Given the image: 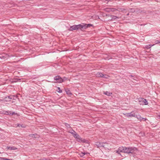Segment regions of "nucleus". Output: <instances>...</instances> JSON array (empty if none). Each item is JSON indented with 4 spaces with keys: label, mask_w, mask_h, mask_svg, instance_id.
I'll return each instance as SVG.
<instances>
[{
    "label": "nucleus",
    "mask_w": 160,
    "mask_h": 160,
    "mask_svg": "<svg viewBox=\"0 0 160 160\" xmlns=\"http://www.w3.org/2000/svg\"><path fill=\"white\" fill-rule=\"evenodd\" d=\"M138 151L137 148L135 147H124V153H135V152Z\"/></svg>",
    "instance_id": "obj_1"
},
{
    "label": "nucleus",
    "mask_w": 160,
    "mask_h": 160,
    "mask_svg": "<svg viewBox=\"0 0 160 160\" xmlns=\"http://www.w3.org/2000/svg\"><path fill=\"white\" fill-rule=\"evenodd\" d=\"M69 132L71 133L73 136L77 139V140L79 142H85V139H82L81 138L77 132H76L74 130H72L71 132L69 131Z\"/></svg>",
    "instance_id": "obj_2"
},
{
    "label": "nucleus",
    "mask_w": 160,
    "mask_h": 160,
    "mask_svg": "<svg viewBox=\"0 0 160 160\" xmlns=\"http://www.w3.org/2000/svg\"><path fill=\"white\" fill-rule=\"evenodd\" d=\"M96 145L97 146L98 148H99L103 147L105 148H107L109 144L106 142H96Z\"/></svg>",
    "instance_id": "obj_3"
},
{
    "label": "nucleus",
    "mask_w": 160,
    "mask_h": 160,
    "mask_svg": "<svg viewBox=\"0 0 160 160\" xmlns=\"http://www.w3.org/2000/svg\"><path fill=\"white\" fill-rule=\"evenodd\" d=\"M81 24L74 25L70 27L69 30L70 31H72L73 30H78L79 29H80L81 30Z\"/></svg>",
    "instance_id": "obj_4"
},
{
    "label": "nucleus",
    "mask_w": 160,
    "mask_h": 160,
    "mask_svg": "<svg viewBox=\"0 0 160 160\" xmlns=\"http://www.w3.org/2000/svg\"><path fill=\"white\" fill-rule=\"evenodd\" d=\"M4 114L7 115L12 116L16 115L17 116H19V114L18 113H15L14 112L11 111H4Z\"/></svg>",
    "instance_id": "obj_5"
},
{
    "label": "nucleus",
    "mask_w": 160,
    "mask_h": 160,
    "mask_svg": "<svg viewBox=\"0 0 160 160\" xmlns=\"http://www.w3.org/2000/svg\"><path fill=\"white\" fill-rule=\"evenodd\" d=\"M54 80L56 81L54 82L55 83H62V78L59 76H56L54 77Z\"/></svg>",
    "instance_id": "obj_6"
},
{
    "label": "nucleus",
    "mask_w": 160,
    "mask_h": 160,
    "mask_svg": "<svg viewBox=\"0 0 160 160\" xmlns=\"http://www.w3.org/2000/svg\"><path fill=\"white\" fill-rule=\"evenodd\" d=\"M124 114L126 117H136L137 115L135 114V113L133 111L132 112L130 113H126Z\"/></svg>",
    "instance_id": "obj_7"
},
{
    "label": "nucleus",
    "mask_w": 160,
    "mask_h": 160,
    "mask_svg": "<svg viewBox=\"0 0 160 160\" xmlns=\"http://www.w3.org/2000/svg\"><path fill=\"white\" fill-rule=\"evenodd\" d=\"M82 25L81 30L83 31L86 29L88 27H90L92 26V25L90 24H82Z\"/></svg>",
    "instance_id": "obj_8"
},
{
    "label": "nucleus",
    "mask_w": 160,
    "mask_h": 160,
    "mask_svg": "<svg viewBox=\"0 0 160 160\" xmlns=\"http://www.w3.org/2000/svg\"><path fill=\"white\" fill-rule=\"evenodd\" d=\"M138 119V120L140 121H146L147 120V118H144L142 117L140 115H138L136 117Z\"/></svg>",
    "instance_id": "obj_9"
},
{
    "label": "nucleus",
    "mask_w": 160,
    "mask_h": 160,
    "mask_svg": "<svg viewBox=\"0 0 160 160\" xmlns=\"http://www.w3.org/2000/svg\"><path fill=\"white\" fill-rule=\"evenodd\" d=\"M139 102H142L145 105H147L148 104V102L146 99L143 98H141L139 100Z\"/></svg>",
    "instance_id": "obj_10"
},
{
    "label": "nucleus",
    "mask_w": 160,
    "mask_h": 160,
    "mask_svg": "<svg viewBox=\"0 0 160 160\" xmlns=\"http://www.w3.org/2000/svg\"><path fill=\"white\" fill-rule=\"evenodd\" d=\"M105 11L106 12H110V11H115L116 9L112 8H106L105 9Z\"/></svg>",
    "instance_id": "obj_11"
},
{
    "label": "nucleus",
    "mask_w": 160,
    "mask_h": 160,
    "mask_svg": "<svg viewBox=\"0 0 160 160\" xmlns=\"http://www.w3.org/2000/svg\"><path fill=\"white\" fill-rule=\"evenodd\" d=\"M7 148L8 149L10 150H16L17 149V148L15 147L12 146H7Z\"/></svg>",
    "instance_id": "obj_12"
},
{
    "label": "nucleus",
    "mask_w": 160,
    "mask_h": 160,
    "mask_svg": "<svg viewBox=\"0 0 160 160\" xmlns=\"http://www.w3.org/2000/svg\"><path fill=\"white\" fill-rule=\"evenodd\" d=\"M124 147H120L118 148V150L120 152H124Z\"/></svg>",
    "instance_id": "obj_13"
},
{
    "label": "nucleus",
    "mask_w": 160,
    "mask_h": 160,
    "mask_svg": "<svg viewBox=\"0 0 160 160\" xmlns=\"http://www.w3.org/2000/svg\"><path fill=\"white\" fill-rule=\"evenodd\" d=\"M96 76L98 77H100L102 78L103 76V74L101 72H98L96 74Z\"/></svg>",
    "instance_id": "obj_14"
},
{
    "label": "nucleus",
    "mask_w": 160,
    "mask_h": 160,
    "mask_svg": "<svg viewBox=\"0 0 160 160\" xmlns=\"http://www.w3.org/2000/svg\"><path fill=\"white\" fill-rule=\"evenodd\" d=\"M104 94L107 95L108 96H110L112 94V93L108 91H106L104 92Z\"/></svg>",
    "instance_id": "obj_15"
},
{
    "label": "nucleus",
    "mask_w": 160,
    "mask_h": 160,
    "mask_svg": "<svg viewBox=\"0 0 160 160\" xmlns=\"http://www.w3.org/2000/svg\"><path fill=\"white\" fill-rule=\"evenodd\" d=\"M111 19L110 20H115L117 18H119L117 16H111Z\"/></svg>",
    "instance_id": "obj_16"
},
{
    "label": "nucleus",
    "mask_w": 160,
    "mask_h": 160,
    "mask_svg": "<svg viewBox=\"0 0 160 160\" xmlns=\"http://www.w3.org/2000/svg\"><path fill=\"white\" fill-rule=\"evenodd\" d=\"M6 57L4 54L3 55H0V58L1 59H4L6 58Z\"/></svg>",
    "instance_id": "obj_17"
},
{
    "label": "nucleus",
    "mask_w": 160,
    "mask_h": 160,
    "mask_svg": "<svg viewBox=\"0 0 160 160\" xmlns=\"http://www.w3.org/2000/svg\"><path fill=\"white\" fill-rule=\"evenodd\" d=\"M17 127H18L19 128L21 127L22 128H25V126L24 125H23L22 124H18L17 125Z\"/></svg>",
    "instance_id": "obj_18"
},
{
    "label": "nucleus",
    "mask_w": 160,
    "mask_h": 160,
    "mask_svg": "<svg viewBox=\"0 0 160 160\" xmlns=\"http://www.w3.org/2000/svg\"><path fill=\"white\" fill-rule=\"evenodd\" d=\"M109 77V76L108 75L106 74H103V77H102V78H108Z\"/></svg>",
    "instance_id": "obj_19"
},
{
    "label": "nucleus",
    "mask_w": 160,
    "mask_h": 160,
    "mask_svg": "<svg viewBox=\"0 0 160 160\" xmlns=\"http://www.w3.org/2000/svg\"><path fill=\"white\" fill-rule=\"evenodd\" d=\"M65 126L68 128H71L70 125L67 123H65L64 124Z\"/></svg>",
    "instance_id": "obj_20"
},
{
    "label": "nucleus",
    "mask_w": 160,
    "mask_h": 160,
    "mask_svg": "<svg viewBox=\"0 0 160 160\" xmlns=\"http://www.w3.org/2000/svg\"><path fill=\"white\" fill-rule=\"evenodd\" d=\"M35 135H36V134H30L29 135V136L31 137V138H34V136Z\"/></svg>",
    "instance_id": "obj_21"
},
{
    "label": "nucleus",
    "mask_w": 160,
    "mask_h": 160,
    "mask_svg": "<svg viewBox=\"0 0 160 160\" xmlns=\"http://www.w3.org/2000/svg\"><path fill=\"white\" fill-rule=\"evenodd\" d=\"M62 82L66 81L67 80V78L66 77H64L63 78H62Z\"/></svg>",
    "instance_id": "obj_22"
},
{
    "label": "nucleus",
    "mask_w": 160,
    "mask_h": 160,
    "mask_svg": "<svg viewBox=\"0 0 160 160\" xmlns=\"http://www.w3.org/2000/svg\"><path fill=\"white\" fill-rule=\"evenodd\" d=\"M154 44L151 45H147V47H146L147 49H149L151 48V47L153 46Z\"/></svg>",
    "instance_id": "obj_23"
},
{
    "label": "nucleus",
    "mask_w": 160,
    "mask_h": 160,
    "mask_svg": "<svg viewBox=\"0 0 160 160\" xmlns=\"http://www.w3.org/2000/svg\"><path fill=\"white\" fill-rule=\"evenodd\" d=\"M119 11H121V12H124V11L125 10V9L123 8H119Z\"/></svg>",
    "instance_id": "obj_24"
},
{
    "label": "nucleus",
    "mask_w": 160,
    "mask_h": 160,
    "mask_svg": "<svg viewBox=\"0 0 160 160\" xmlns=\"http://www.w3.org/2000/svg\"><path fill=\"white\" fill-rule=\"evenodd\" d=\"M68 95H71L72 94L71 92L69 90H68L67 91H66Z\"/></svg>",
    "instance_id": "obj_25"
},
{
    "label": "nucleus",
    "mask_w": 160,
    "mask_h": 160,
    "mask_svg": "<svg viewBox=\"0 0 160 160\" xmlns=\"http://www.w3.org/2000/svg\"><path fill=\"white\" fill-rule=\"evenodd\" d=\"M34 134H36V135H35L34 137V138H38L39 137V136L36 133Z\"/></svg>",
    "instance_id": "obj_26"
},
{
    "label": "nucleus",
    "mask_w": 160,
    "mask_h": 160,
    "mask_svg": "<svg viewBox=\"0 0 160 160\" xmlns=\"http://www.w3.org/2000/svg\"><path fill=\"white\" fill-rule=\"evenodd\" d=\"M14 97V96H8V98L10 99H12Z\"/></svg>",
    "instance_id": "obj_27"
},
{
    "label": "nucleus",
    "mask_w": 160,
    "mask_h": 160,
    "mask_svg": "<svg viewBox=\"0 0 160 160\" xmlns=\"http://www.w3.org/2000/svg\"><path fill=\"white\" fill-rule=\"evenodd\" d=\"M58 92L59 93L62 92V90L60 88L58 87Z\"/></svg>",
    "instance_id": "obj_28"
},
{
    "label": "nucleus",
    "mask_w": 160,
    "mask_h": 160,
    "mask_svg": "<svg viewBox=\"0 0 160 160\" xmlns=\"http://www.w3.org/2000/svg\"><path fill=\"white\" fill-rule=\"evenodd\" d=\"M120 152L118 150L116 151V153H117L118 154H119L120 155H121V154Z\"/></svg>",
    "instance_id": "obj_29"
},
{
    "label": "nucleus",
    "mask_w": 160,
    "mask_h": 160,
    "mask_svg": "<svg viewBox=\"0 0 160 160\" xmlns=\"http://www.w3.org/2000/svg\"><path fill=\"white\" fill-rule=\"evenodd\" d=\"M82 156H83L87 154V152H82Z\"/></svg>",
    "instance_id": "obj_30"
},
{
    "label": "nucleus",
    "mask_w": 160,
    "mask_h": 160,
    "mask_svg": "<svg viewBox=\"0 0 160 160\" xmlns=\"http://www.w3.org/2000/svg\"><path fill=\"white\" fill-rule=\"evenodd\" d=\"M157 118L158 119H160V114L157 116Z\"/></svg>",
    "instance_id": "obj_31"
},
{
    "label": "nucleus",
    "mask_w": 160,
    "mask_h": 160,
    "mask_svg": "<svg viewBox=\"0 0 160 160\" xmlns=\"http://www.w3.org/2000/svg\"><path fill=\"white\" fill-rule=\"evenodd\" d=\"M158 43H160V40H158V42H156L155 44H157Z\"/></svg>",
    "instance_id": "obj_32"
},
{
    "label": "nucleus",
    "mask_w": 160,
    "mask_h": 160,
    "mask_svg": "<svg viewBox=\"0 0 160 160\" xmlns=\"http://www.w3.org/2000/svg\"><path fill=\"white\" fill-rule=\"evenodd\" d=\"M0 160H4V158L2 157H0Z\"/></svg>",
    "instance_id": "obj_33"
},
{
    "label": "nucleus",
    "mask_w": 160,
    "mask_h": 160,
    "mask_svg": "<svg viewBox=\"0 0 160 160\" xmlns=\"http://www.w3.org/2000/svg\"><path fill=\"white\" fill-rule=\"evenodd\" d=\"M4 160H12V159H10L8 158H4Z\"/></svg>",
    "instance_id": "obj_34"
},
{
    "label": "nucleus",
    "mask_w": 160,
    "mask_h": 160,
    "mask_svg": "<svg viewBox=\"0 0 160 160\" xmlns=\"http://www.w3.org/2000/svg\"><path fill=\"white\" fill-rule=\"evenodd\" d=\"M129 77H132L133 76H132V75H130V76H129Z\"/></svg>",
    "instance_id": "obj_35"
},
{
    "label": "nucleus",
    "mask_w": 160,
    "mask_h": 160,
    "mask_svg": "<svg viewBox=\"0 0 160 160\" xmlns=\"http://www.w3.org/2000/svg\"><path fill=\"white\" fill-rule=\"evenodd\" d=\"M156 42H158V40L156 41Z\"/></svg>",
    "instance_id": "obj_36"
},
{
    "label": "nucleus",
    "mask_w": 160,
    "mask_h": 160,
    "mask_svg": "<svg viewBox=\"0 0 160 160\" xmlns=\"http://www.w3.org/2000/svg\"><path fill=\"white\" fill-rule=\"evenodd\" d=\"M129 15V14H128H128H127V15Z\"/></svg>",
    "instance_id": "obj_37"
}]
</instances>
